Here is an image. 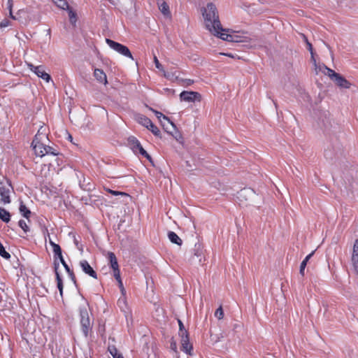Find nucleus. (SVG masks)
<instances>
[{
    "label": "nucleus",
    "mask_w": 358,
    "mask_h": 358,
    "mask_svg": "<svg viewBox=\"0 0 358 358\" xmlns=\"http://www.w3.org/2000/svg\"><path fill=\"white\" fill-rule=\"evenodd\" d=\"M158 7L162 13L166 17H170L171 13L169 10V6L165 1L158 3Z\"/></svg>",
    "instance_id": "412c9836"
},
{
    "label": "nucleus",
    "mask_w": 358,
    "mask_h": 358,
    "mask_svg": "<svg viewBox=\"0 0 358 358\" xmlns=\"http://www.w3.org/2000/svg\"><path fill=\"white\" fill-rule=\"evenodd\" d=\"M164 74V76L169 80H173L178 78V76L176 75V72L173 71H165L162 72Z\"/></svg>",
    "instance_id": "c756f323"
},
{
    "label": "nucleus",
    "mask_w": 358,
    "mask_h": 358,
    "mask_svg": "<svg viewBox=\"0 0 358 358\" xmlns=\"http://www.w3.org/2000/svg\"><path fill=\"white\" fill-rule=\"evenodd\" d=\"M47 34H48V35H50V29H48Z\"/></svg>",
    "instance_id": "6e6d98bb"
},
{
    "label": "nucleus",
    "mask_w": 358,
    "mask_h": 358,
    "mask_svg": "<svg viewBox=\"0 0 358 358\" xmlns=\"http://www.w3.org/2000/svg\"><path fill=\"white\" fill-rule=\"evenodd\" d=\"M80 324L85 337H87L92 325L86 306L80 308Z\"/></svg>",
    "instance_id": "39448f33"
},
{
    "label": "nucleus",
    "mask_w": 358,
    "mask_h": 358,
    "mask_svg": "<svg viewBox=\"0 0 358 358\" xmlns=\"http://www.w3.org/2000/svg\"><path fill=\"white\" fill-rule=\"evenodd\" d=\"M154 62H155V66L157 69H159L160 71L162 72H164V67L162 66V65L159 63L157 57L155 55L154 56Z\"/></svg>",
    "instance_id": "f704fd0d"
},
{
    "label": "nucleus",
    "mask_w": 358,
    "mask_h": 358,
    "mask_svg": "<svg viewBox=\"0 0 358 358\" xmlns=\"http://www.w3.org/2000/svg\"><path fill=\"white\" fill-rule=\"evenodd\" d=\"M178 322L179 325V335L181 336V334H182V333L186 330L185 329L184 324L180 320H178Z\"/></svg>",
    "instance_id": "4c0bfd02"
},
{
    "label": "nucleus",
    "mask_w": 358,
    "mask_h": 358,
    "mask_svg": "<svg viewBox=\"0 0 358 358\" xmlns=\"http://www.w3.org/2000/svg\"><path fill=\"white\" fill-rule=\"evenodd\" d=\"M306 45H307L308 50L310 52L311 57L313 59L314 62L315 63V60L314 59V53H313V49L312 44L309 41H307V44Z\"/></svg>",
    "instance_id": "e433bc0d"
},
{
    "label": "nucleus",
    "mask_w": 358,
    "mask_h": 358,
    "mask_svg": "<svg viewBox=\"0 0 358 358\" xmlns=\"http://www.w3.org/2000/svg\"><path fill=\"white\" fill-rule=\"evenodd\" d=\"M238 327H241V325H240V324H236L234 325V329H237V328H238Z\"/></svg>",
    "instance_id": "8fccbe9b"
},
{
    "label": "nucleus",
    "mask_w": 358,
    "mask_h": 358,
    "mask_svg": "<svg viewBox=\"0 0 358 358\" xmlns=\"http://www.w3.org/2000/svg\"><path fill=\"white\" fill-rule=\"evenodd\" d=\"M162 125H163L164 127H166V129H169V128H168V127H167V125L166 124L165 122L164 123L162 122Z\"/></svg>",
    "instance_id": "3c124183"
},
{
    "label": "nucleus",
    "mask_w": 358,
    "mask_h": 358,
    "mask_svg": "<svg viewBox=\"0 0 358 358\" xmlns=\"http://www.w3.org/2000/svg\"><path fill=\"white\" fill-rule=\"evenodd\" d=\"M13 187L9 179L3 176H0V200L3 204H8L11 202L10 193Z\"/></svg>",
    "instance_id": "7ed1b4c3"
},
{
    "label": "nucleus",
    "mask_w": 358,
    "mask_h": 358,
    "mask_svg": "<svg viewBox=\"0 0 358 358\" xmlns=\"http://www.w3.org/2000/svg\"><path fill=\"white\" fill-rule=\"evenodd\" d=\"M49 243L52 248L55 256L57 257L59 259H62L63 256L61 247L58 244L53 242L51 239L49 240Z\"/></svg>",
    "instance_id": "6ab92c4d"
},
{
    "label": "nucleus",
    "mask_w": 358,
    "mask_h": 358,
    "mask_svg": "<svg viewBox=\"0 0 358 358\" xmlns=\"http://www.w3.org/2000/svg\"><path fill=\"white\" fill-rule=\"evenodd\" d=\"M31 146L36 156L42 157L46 155H51L56 156L58 155L57 150L45 145V141H32Z\"/></svg>",
    "instance_id": "20e7f679"
},
{
    "label": "nucleus",
    "mask_w": 358,
    "mask_h": 358,
    "mask_svg": "<svg viewBox=\"0 0 358 358\" xmlns=\"http://www.w3.org/2000/svg\"><path fill=\"white\" fill-rule=\"evenodd\" d=\"M106 42L111 49H113L120 55L134 59L129 49L127 46L109 38H106Z\"/></svg>",
    "instance_id": "423d86ee"
},
{
    "label": "nucleus",
    "mask_w": 358,
    "mask_h": 358,
    "mask_svg": "<svg viewBox=\"0 0 358 358\" xmlns=\"http://www.w3.org/2000/svg\"><path fill=\"white\" fill-rule=\"evenodd\" d=\"M205 26L206 29L215 36H218L220 31H224L222 27L218 11L213 3H208L206 7L202 9Z\"/></svg>",
    "instance_id": "f257e3e1"
},
{
    "label": "nucleus",
    "mask_w": 358,
    "mask_h": 358,
    "mask_svg": "<svg viewBox=\"0 0 358 358\" xmlns=\"http://www.w3.org/2000/svg\"><path fill=\"white\" fill-rule=\"evenodd\" d=\"M181 101L185 102H195L201 101V94L196 92L183 91L180 94Z\"/></svg>",
    "instance_id": "1a4fd4ad"
},
{
    "label": "nucleus",
    "mask_w": 358,
    "mask_h": 358,
    "mask_svg": "<svg viewBox=\"0 0 358 358\" xmlns=\"http://www.w3.org/2000/svg\"><path fill=\"white\" fill-rule=\"evenodd\" d=\"M48 140L45 128L43 126H41L38 130L37 134L35 135L33 141L37 143V141H47Z\"/></svg>",
    "instance_id": "2eb2a0df"
},
{
    "label": "nucleus",
    "mask_w": 358,
    "mask_h": 358,
    "mask_svg": "<svg viewBox=\"0 0 358 358\" xmlns=\"http://www.w3.org/2000/svg\"><path fill=\"white\" fill-rule=\"evenodd\" d=\"M80 266L82 270L87 275L91 276L92 278L96 279L97 275L95 271L92 268V267L90 265L87 260H82L80 262Z\"/></svg>",
    "instance_id": "f8f14e48"
},
{
    "label": "nucleus",
    "mask_w": 358,
    "mask_h": 358,
    "mask_svg": "<svg viewBox=\"0 0 358 358\" xmlns=\"http://www.w3.org/2000/svg\"><path fill=\"white\" fill-rule=\"evenodd\" d=\"M194 255L197 257H199L201 255V254L199 252V251H196Z\"/></svg>",
    "instance_id": "864d4df0"
},
{
    "label": "nucleus",
    "mask_w": 358,
    "mask_h": 358,
    "mask_svg": "<svg viewBox=\"0 0 358 358\" xmlns=\"http://www.w3.org/2000/svg\"><path fill=\"white\" fill-rule=\"evenodd\" d=\"M29 69L33 71L38 77L42 78L46 82H49L51 79L50 76L45 71L43 66H34L32 64H28Z\"/></svg>",
    "instance_id": "6e6552de"
},
{
    "label": "nucleus",
    "mask_w": 358,
    "mask_h": 358,
    "mask_svg": "<svg viewBox=\"0 0 358 358\" xmlns=\"http://www.w3.org/2000/svg\"><path fill=\"white\" fill-rule=\"evenodd\" d=\"M108 258L110 262V267L113 270H115L116 268H119V265L117 263V258L115 257V255L112 252H108Z\"/></svg>",
    "instance_id": "aec40b11"
},
{
    "label": "nucleus",
    "mask_w": 358,
    "mask_h": 358,
    "mask_svg": "<svg viewBox=\"0 0 358 358\" xmlns=\"http://www.w3.org/2000/svg\"><path fill=\"white\" fill-rule=\"evenodd\" d=\"M10 25L9 20L4 19L0 22V28H5Z\"/></svg>",
    "instance_id": "a19ab883"
},
{
    "label": "nucleus",
    "mask_w": 358,
    "mask_h": 358,
    "mask_svg": "<svg viewBox=\"0 0 358 358\" xmlns=\"http://www.w3.org/2000/svg\"><path fill=\"white\" fill-rule=\"evenodd\" d=\"M153 112L155 113L156 117L159 120L160 122H162V120H164L167 122L168 124L171 125L173 129H176L175 124L172 122H171L170 120L166 116H165L161 112H159L157 110H153Z\"/></svg>",
    "instance_id": "5701e85b"
},
{
    "label": "nucleus",
    "mask_w": 358,
    "mask_h": 358,
    "mask_svg": "<svg viewBox=\"0 0 358 358\" xmlns=\"http://www.w3.org/2000/svg\"><path fill=\"white\" fill-rule=\"evenodd\" d=\"M129 143L131 144V148L133 151L136 153H139L142 156L145 157L150 161H151V157L150 155L144 150V148L141 145L140 142L134 137H131L129 138Z\"/></svg>",
    "instance_id": "0eeeda50"
},
{
    "label": "nucleus",
    "mask_w": 358,
    "mask_h": 358,
    "mask_svg": "<svg viewBox=\"0 0 358 358\" xmlns=\"http://www.w3.org/2000/svg\"><path fill=\"white\" fill-rule=\"evenodd\" d=\"M319 70L325 75H327L331 80L334 81L336 84L342 88L348 89L351 84L341 74L336 73L334 70L328 68L324 64L319 66Z\"/></svg>",
    "instance_id": "f03ea898"
},
{
    "label": "nucleus",
    "mask_w": 358,
    "mask_h": 358,
    "mask_svg": "<svg viewBox=\"0 0 358 358\" xmlns=\"http://www.w3.org/2000/svg\"><path fill=\"white\" fill-rule=\"evenodd\" d=\"M113 271V275H114L115 278L116 279V280L118 281V280H121L120 269L116 268Z\"/></svg>",
    "instance_id": "ea45409f"
},
{
    "label": "nucleus",
    "mask_w": 358,
    "mask_h": 358,
    "mask_svg": "<svg viewBox=\"0 0 358 358\" xmlns=\"http://www.w3.org/2000/svg\"><path fill=\"white\" fill-rule=\"evenodd\" d=\"M108 350L113 358H124L121 354L118 353V351L115 346H109Z\"/></svg>",
    "instance_id": "cd10ccee"
},
{
    "label": "nucleus",
    "mask_w": 358,
    "mask_h": 358,
    "mask_svg": "<svg viewBox=\"0 0 358 358\" xmlns=\"http://www.w3.org/2000/svg\"><path fill=\"white\" fill-rule=\"evenodd\" d=\"M0 219L6 223L9 222L10 220V213L4 208H0Z\"/></svg>",
    "instance_id": "b1692460"
},
{
    "label": "nucleus",
    "mask_w": 358,
    "mask_h": 358,
    "mask_svg": "<svg viewBox=\"0 0 358 358\" xmlns=\"http://www.w3.org/2000/svg\"><path fill=\"white\" fill-rule=\"evenodd\" d=\"M168 238L171 243L177 244L178 245H182L181 238L175 232L169 231L168 233Z\"/></svg>",
    "instance_id": "4be33fe9"
},
{
    "label": "nucleus",
    "mask_w": 358,
    "mask_h": 358,
    "mask_svg": "<svg viewBox=\"0 0 358 358\" xmlns=\"http://www.w3.org/2000/svg\"><path fill=\"white\" fill-rule=\"evenodd\" d=\"M67 273L69 274V277H70L71 280L73 282V283H74L75 285H76V276H75V275H74V273H73V271L71 270V271H70V273Z\"/></svg>",
    "instance_id": "79ce46f5"
},
{
    "label": "nucleus",
    "mask_w": 358,
    "mask_h": 358,
    "mask_svg": "<svg viewBox=\"0 0 358 358\" xmlns=\"http://www.w3.org/2000/svg\"><path fill=\"white\" fill-rule=\"evenodd\" d=\"M13 0H8V2H7V8L9 10H12V8H13Z\"/></svg>",
    "instance_id": "a18cd8bd"
},
{
    "label": "nucleus",
    "mask_w": 358,
    "mask_h": 358,
    "mask_svg": "<svg viewBox=\"0 0 358 358\" xmlns=\"http://www.w3.org/2000/svg\"><path fill=\"white\" fill-rule=\"evenodd\" d=\"M0 255L6 259H8L10 258V254L6 250L5 248L3 247V244L1 242H0Z\"/></svg>",
    "instance_id": "c85d7f7f"
},
{
    "label": "nucleus",
    "mask_w": 358,
    "mask_h": 358,
    "mask_svg": "<svg viewBox=\"0 0 358 358\" xmlns=\"http://www.w3.org/2000/svg\"><path fill=\"white\" fill-rule=\"evenodd\" d=\"M181 337L182 350L185 353L190 355L192 346L189 342L188 334L187 331H185Z\"/></svg>",
    "instance_id": "9b49d317"
},
{
    "label": "nucleus",
    "mask_w": 358,
    "mask_h": 358,
    "mask_svg": "<svg viewBox=\"0 0 358 358\" xmlns=\"http://www.w3.org/2000/svg\"><path fill=\"white\" fill-rule=\"evenodd\" d=\"M302 37H303L304 41L306 42V43L307 44V41H308L307 37L304 34H302Z\"/></svg>",
    "instance_id": "de8ad7c7"
},
{
    "label": "nucleus",
    "mask_w": 358,
    "mask_h": 358,
    "mask_svg": "<svg viewBox=\"0 0 358 358\" xmlns=\"http://www.w3.org/2000/svg\"><path fill=\"white\" fill-rule=\"evenodd\" d=\"M215 316L218 319V320H222L224 317V311H223V309L222 308V306H220L216 310H215Z\"/></svg>",
    "instance_id": "72a5a7b5"
},
{
    "label": "nucleus",
    "mask_w": 358,
    "mask_h": 358,
    "mask_svg": "<svg viewBox=\"0 0 358 358\" xmlns=\"http://www.w3.org/2000/svg\"><path fill=\"white\" fill-rule=\"evenodd\" d=\"M68 10H69V17L70 22L72 24H75L76 22V13L72 10H70L69 8Z\"/></svg>",
    "instance_id": "473e14b6"
},
{
    "label": "nucleus",
    "mask_w": 358,
    "mask_h": 358,
    "mask_svg": "<svg viewBox=\"0 0 358 358\" xmlns=\"http://www.w3.org/2000/svg\"><path fill=\"white\" fill-rule=\"evenodd\" d=\"M18 225L24 231V233H27L29 231V228L24 220H20L18 222Z\"/></svg>",
    "instance_id": "2f4dec72"
},
{
    "label": "nucleus",
    "mask_w": 358,
    "mask_h": 358,
    "mask_svg": "<svg viewBox=\"0 0 358 358\" xmlns=\"http://www.w3.org/2000/svg\"><path fill=\"white\" fill-rule=\"evenodd\" d=\"M352 262L357 273L358 271V239H356L354 245H353V251L352 255Z\"/></svg>",
    "instance_id": "4468645a"
},
{
    "label": "nucleus",
    "mask_w": 358,
    "mask_h": 358,
    "mask_svg": "<svg viewBox=\"0 0 358 358\" xmlns=\"http://www.w3.org/2000/svg\"><path fill=\"white\" fill-rule=\"evenodd\" d=\"M94 76L99 83H103L104 85L107 84L106 75L103 70L96 69L94 72Z\"/></svg>",
    "instance_id": "f3484780"
},
{
    "label": "nucleus",
    "mask_w": 358,
    "mask_h": 358,
    "mask_svg": "<svg viewBox=\"0 0 358 358\" xmlns=\"http://www.w3.org/2000/svg\"><path fill=\"white\" fill-rule=\"evenodd\" d=\"M220 55H224V56H227L229 57H231V58H234V59H235V58L239 59V57L237 55H233L231 53H220Z\"/></svg>",
    "instance_id": "c03bdc74"
},
{
    "label": "nucleus",
    "mask_w": 358,
    "mask_h": 358,
    "mask_svg": "<svg viewBox=\"0 0 358 358\" xmlns=\"http://www.w3.org/2000/svg\"><path fill=\"white\" fill-rule=\"evenodd\" d=\"M255 196V192L250 188H244L238 193V198L241 200L244 199L245 201L252 199Z\"/></svg>",
    "instance_id": "ddd939ff"
},
{
    "label": "nucleus",
    "mask_w": 358,
    "mask_h": 358,
    "mask_svg": "<svg viewBox=\"0 0 358 358\" xmlns=\"http://www.w3.org/2000/svg\"><path fill=\"white\" fill-rule=\"evenodd\" d=\"M148 129L150 130L152 133L156 136H159L160 135L159 129L152 122L151 123V125L149 126Z\"/></svg>",
    "instance_id": "7c9ffc66"
},
{
    "label": "nucleus",
    "mask_w": 358,
    "mask_h": 358,
    "mask_svg": "<svg viewBox=\"0 0 358 358\" xmlns=\"http://www.w3.org/2000/svg\"><path fill=\"white\" fill-rule=\"evenodd\" d=\"M136 121L141 125L149 129V126L151 125L152 121L143 115H138L136 117Z\"/></svg>",
    "instance_id": "a211bd4d"
},
{
    "label": "nucleus",
    "mask_w": 358,
    "mask_h": 358,
    "mask_svg": "<svg viewBox=\"0 0 358 358\" xmlns=\"http://www.w3.org/2000/svg\"><path fill=\"white\" fill-rule=\"evenodd\" d=\"M228 31L229 30L225 29H224V31H220L217 36L224 41L229 42L240 43L243 41L241 36L232 34H228Z\"/></svg>",
    "instance_id": "9d476101"
},
{
    "label": "nucleus",
    "mask_w": 358,
    "mask_h": 358,
    "mask_svg": "<svg viewBox=\"0 0 358 358\" xmlns=\"http://www.w3.org/2000/svg\"><path fill=\"white\" fill-rule=\"evenodd\" d=\"M20 213L27 219H29L31 211L27 208V206L21 201L20 208H19Z\"/></svg>",
    "instance_id": "a878e982"
},
{
    "label": "nucleus",
    "mask_w": 358,
    "mask_h": 358,
    "mask_svg": "<svg viewBox=\"0 0 358 358\" xmlns=\"http://www.w3.org/2000/svg\"><path fill=\"white\" fill-rule=\"evenodd\" d=\"M122 303H124V299H123L122 300H121V299H119V300H118V303H122Z\"/></svg>",
    "instance_id": "5fc2aeb1"
},
{
    "label": "nucleus",
    "mask_w": 358,
    "mask_h": 358,
    "mask_svg": "<svg viewBox=\"0 0 358 358\" xmlns=\"http://www.w3.org/2000/svg\"><path fill=\"white\" fill-rule=\"evenodd\" d=\"M314 251H313L311 253H310L308 255H307L305 259L302 261L300 265V271L299 273L301 275H304V270L307 265V262L308 260L311 258V257L313 255Z\"/></svg>",
    "instance_id": "393cba45"
},
{
    "label": "nucleus",
    "mask_w": 358,
    "mask_h": 358,
    "mask_svg": "<svg viewBox=\"0 0 358 358\" xmlns=\"http://www.w3.org/2000/svg\"><path fill=\"white\" fill-rule=\"evenodd\" d=\"M54 3L59 8L69 10V6L66 0H52Z\"/></svg>",
    "instance_id": "bb28decb"
},
{
    "label": "nucleus",
    "mask_w": 358,
    "mask_h": 358,
    "mask_svg": "<svg viewBox=\"0 0 358 358\" xmlns=\"http://www.w3.org/2000/svg\"><path fill=\"white\" fill-rule=\"evenodd\" d=\"M119 287L120 288L121 291L123 292L124 291V288L123 287V283L122 281V279L117 281Z\"/></svg>",
    "instance_id": "49530a36"
},
{
    "label": "nucleus",
    "mask_w": 358,
    "mask_h": 358,
    "mask_svg": "<svg viewBox=\"0 0 358 358\" xmlns=\"http://www.w3.org/2000/svg\"><path fill=\"white\" fill-rule=\"evenodd\" d=\"M73 242H74V244L76 245V248L80 250V251H83V248L82 247L79 245V242L77 240V238H76V236L73 237Z\"/></svg>",
    "instance_id": "37998d69"
},
{
    "label": "nucleus",
    "mask_w": 358,
    "mask_h": 358,
    "mask_svg": "<svg viewBox=\"0 0 358 358\" xmlns=\"http://www.w3.org/2000/svg\"><path fill=\"white\" fill-rule=\"evenodd\" d=\"M59 263L55 262V275H56V280L57 283V288L59 290V294L62 296L63 294V282L62 278L58 272V268H59Z\"/></svg>",
    "instance_id": "dca6fc26"
},
{
    "label": "nucleus",
    "mask_w": 358,
    "mask_h": 358,
    "mask_svg": "<svg viewBox=\"0 0 358 358\" xmlns=\"http://www.w3.org/2000/svg\"><path fill=\"white\" fill-rule=\"evenodd\" d=\"M107 191L114 196H117V195L128 196L127 194L122 192L114 191V190H111L109 189H107Z\"/></svg>",
    "instance_id": "c9c22d12"
},
{
    "label": "nucleus",
    "mask_w": 358,
    "mask_h": 358,
    "mask_svg": "<svg viewBox=\"0 0 358 358\" xmlns=\"http://www.w3.org/2000/svg\"><path fill=\"white\" fill-rule=\"evenodd\" d=\"M10 16L11 18L15 19V17L13 15L12 10H9Z\"/></svg>",
    "instance_id": "09e8293b"
},
{
    "label": "nucleus",
    "mask_w": 358,
    "mask_h": 358,
    "mask_svg": "<svg viewBox=\"0 0 358 358\" xmlns=\"http://www.w3.org/2000/svg\"><path fill=\"white\" fill-rule=\"evenodd\" d=\"M59 260H60V262L62 263V264L63 265V266L64 267L67 273H70V271L71 270L70 269L69 266L66 263L65 260L64 259V257H62V259H59Z\"/></svg>",
    "instance_id": "58836bf2"
},
{
    "label": "nucleus",
    "mask_w": 358,
    "mask_h": 358,
    "mask_svg": "<svg viewBox=\"0 0 358 358\" xmlns=\"http://www.w3.org/2000/svg\"><path fill=\"white\" fill-rule=\"evenodd\" d=\"M192 83H193V81H192V80H187V84H188V85H191V84H192Z\"/></svg>",
    "instance_id": "603ef678"
}]
</instances>
